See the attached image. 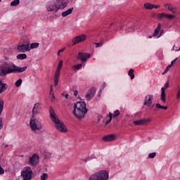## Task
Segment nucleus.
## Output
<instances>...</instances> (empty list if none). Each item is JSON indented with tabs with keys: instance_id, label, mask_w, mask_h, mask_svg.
Instances as JSON below:
<instances>
[{
	"instance_id": "72a5a7b5",
	"label": "nucleus",
	"mask_w": 180,
	"mask_h": 180,
	"mask_svg": "<svg viewBox=\"0 0 180 180\" xmlns=\"http://www.w3.org/2000/svg\"><path fill=\"white\" fill-rule=\"evenodd\" d=\"M44 157L46 160H49V158H51V153L50 152H45Z\"/></svg>"
},
{
	"instance_id": "58836bf2",
	"label": "nucleus",
	"mask_w": 180,
	"mask_h": 180,
	"mask_svg": "<svg viewBox=\"0 0 180 180\" xmlns=\"http://www.w3.org/2000/svg\"><path fill=\"white\" fill-rule=\"evenodd\" d=\"M94 44H96V47H102V46H103V43L102 42H99V43H94Z\"/></svg>"
},
{
	"instance_id": "9d476101",
	"label": "nucleus",
	"mask_w": 180,
	"mask_h": 180,
	"mask_svg": "<svg viewBox=\"0 0 180 180\" xmlns=\"http://www.w3.org/2000/svg\"><path fill=\"white\" fill-rule=\"evenodd\" d=\"M40 162V157L37 153L33 154L28 161V165H32V167H37V164Z\"/></svg>"
},
{
	"instance_id": "c9c22d12",
	"label": "nucleus",
	"mask_w": 180,
	"mask_h": 180,
	"mask_svg": "<svg viewBox=\"0 0 180 180\" xmlns=\"http://www.w3.org/2000/svg\"><path fill=\"white\" fill-rule=\"evenodd\" d=\"M120 115V111L119 110H117L114 112V114L112 115V117H117Z\"/></svg>"
},
{
	"instance_id": "b1692460",
	"label": "nucleus",
	"mask_w": 180,
	"mask_h": 180,
	"mask_svg": "<svg viewBox=\"0 0 180 180\" xmlns=\"http://www.w3.org/2000/svg\"><path fill=\"white\" fill-rule=\"evenodd\" d=\"M143 6L145 9H147L148 11H152V9H154V6L151 3H146Z\"/></svg>"
},
{
	"instance_id": "37998d69",
	"label": "nucleus",
	"mask_w": 180,
	"mask_h": 180,
	"mask_svg": "<svg viewBox=\"0 0 180 180\" xmlns=\"http://www.w3.org/2000/svg\"><path fill=\"white\" fill-rule=\"evenodd\" d=\"M4 124L2 123V118L0 117V130L3 129Z\"/></svg>"
},
{
	"instance_id": "f8f14e48",
	"label": "nucleus",
	"mask_w": 180,
	"mask_h": 180,
	"mask_svg": "<svg viewBox=\"0 0 180 180\" xmlns=\"http://www.w3.org/2000/svg\"><path fill=\"white\" fill-rule=\"evenodd\" d=\"M151 122V119H141L139 120L134 121V124L135 126H143L144 124H147V123H150Z\"/></svg>"
},
{
	"instance_id": "1a4fd4ad",
	"label": "nucleus",
	"mask_w": 180,
	"mask_h": 180,
	"mask_svg": "<svg viewBox=\"0 0 180 180\" xmlns=\"http://www.w3.org/2000/svg\"><path fill=\"white\" fill-rule=\"evenodd\" d=\"M86 39H88V37L84 34H82L73 37L72 43H73V46H75L77 44H79V43H84Z\"/></svg>"
},
{
	"instance_id": "4be33fe9",
	"label": "nucleus",
	"mask_w": 180,
	"mask_h": 180,
	"mask_svg": "<svg viewBox=\"0 0 180 180\" xmlns=\"http://www.w3.org/2000/svg\"><path fill=\"white\" fill-rule=\"evenodd\" d=\"M168 6V11H171L172 13H176V7H173L172 5L169 4H165V8H167Z\"/></svg>"
},
{
	"instance_id": "393cba45",
	"label": "nucleus",
	"mask_w": 180,
	"mask_h": 180,
	"mask_svg": "<svg viewBox=\"0 0 180 180\" xmlns=\"http://www.w3.org/2000/svg\"><path fill=\"white\" fill-rule=\"evenodd\" d=\"M18 60H25V58H27V55L26 53H20L17 56Z\"/></svg>"
},
{
	"instance_id": "bb28decb",
	"label": "nucleus",
	"mask_w": 180,
	"mask_h": 180,
	"mask_svg": "<svg viewBox=\"0 0 180 180\" xmlns=\"http://www.w3.org/2000/svg\"><path fill=\"white\" fill-rule=\"evenodd\" d=\"M72 68L74 70V71H78V70H81V68H82V64L79 63L77 65H75L72 66Z\"/></svg>"
},
{
	"instance_id": "a18cd8bd",
	"label": "nucleus",
	"mask_w": 180,
	"mask_h": 180,
	"mask_svg": "<svg viewBox=\"0 0 180 180\" xmlns=\"http://www.w3.org/2000/svg\"><path fill=\"white\" fill-rule=\"evenodd\" d=\"M51 101H54L56 99V97L54 96V94L51 93Z\"/></svg>"
},
{
	"instance_id": "052dcab7",
	"label": "nucleus",
	"mask_w": 180,
	"mask_h": 180,
	"mask_svg": "<svg viewBox=\"0 0 180 180\" xmlns=\"http://www.w3.org/2000/svg\"><path fill=\"white\" fill-rule=\"evenodd\" d=\"M2 94V93L0 92V94Z\"/></svg>"
},
{
	"instance_id": "5701e85b",
	"label": "nucleus",
	"mask_w": 180,
	"mask_h": 180,
	"mask_svg": "<svg viewBox=\"0 0 180 180\" xmlns=\"http://www.w3.org/2000/svg\"><path fill=\"white\" fill-rule=\"evenodd\" d=\"M161 27H162L161 23H159L158 25L157 28L155 30V32H154L153 34V37H157V36H158V33H160V30H161Z\"/></svg>"
},
{
	"instance_id": "3c124183",
	"label": "nucleus",
	"mask_w": 180,
	"mask_h": 180,
	"mask_svg": "<svg viewBox=\"0 0 180 180\" xmlns=\"http://www.w3.org/2000/svg\"><path fill=\"white\" fill-rule=\"evenodd\" d=\"M175 63H176V59H174V60H172L170 65H172V66L174 65V64H175Z\"/></svg>"
},
{
	"instance_id": "79ce46f5",
	"label": "nucleus",
	"mask_w": 180,
	"mask_h": 180,
	"mask_svg": "<svg viewBox=\"0 0 180 180\" xmlns=\"http://www.w3.org/2000/svg\"><path fill=\"white\" fill-rule=\"evenodd\" d=\"M65 48H62L60 50L58 51V56H60V53H63V51H65Z\"/></svg>"
},
{
	"instance_id": "a19ab883",
	"label": "nucleus",
	"mask_w": 180,
	"mask_h": 180,
	"mask_svg": "<svg viewBox=\"0 0 180 180\" xmlns=\"http://www.w3.org/2000/svg\"><path fill=\"white\" fill-rule=\"evenodd\" d=\"M4 174H5V170H4V168L0 165V175H4Z\"/></svg>"
},
{
	"instance_id": "864d4df0",
	"label": "nucleus",
	"mask_w": 180,
	"mask_h": 180,
	"mask_svg": "<svg viewBox=\"0 0 180 180\" xmlns=\"http://www.w3.org/2000/svg\"><path fill=\"white\" fill-rule=\"evenodd\" d=\"M74 95H75V96H78V91L75 90V91H74Z\"/></svg>"
},
{
	"instance_id": "0eeeda50",
	"label": "nucleus",
	"mask_w": 180,
	"mask_h": 180,
	"mask_svg": "<svg viewBox=\"0 0 180 180\" xmlns=\"http://www.w3.org/2000/svg\"><path fill=\"white\" fill-rule=\"evenodd\" d=\"M25 41L24 44L18 46L17 50L19 53H26V51H30V44L29 42V38L27 37H24Z\"/></svg>"
},
{
	"instance_id": "09e8293b",
	"label": "nucleus",
	"mask_w": 180,
	"mask_h": 180,
	"mask_svg": "<svg viewBox=\"0 0 180 180\" xmlns=\"http://www.w3.org/2000/svg\"><path fill=\"white\" fill-rule=\"evenodd\" d=\"M51 89H50V95H51V94H53V85H51Z\"/></svg>"
},
{
	"instance_id": "603ef678",
	"label": "nucleus",
	"mask_w": 180,
	"mask_h": 180,
	"mask_svg": "<svg viewBox=\"0 0 180 180\" xmlns=\"http://www.w3.org/2000/svg\"><path fill=\"white\" fill-rule=\"evenodd\" d=\"M163 34H164V30H162L160 32V33L158 37H161V36H162Z\"/></svg>"
},
{
	"instance_id": "7c9ffc66",
	"label": "nucleus",
	"mask_w": 180,
	"mask_h": 180,
	"mask_svg": "<svg viewBox=\"0 0 180 180\" xmlns=\"http://www.w3.org/2000/svg\"><path fill=\"white\" fill-rule=\"evenodd\" d=\"M20 4V0H13L11 3V6H18V5H19Z\"/></svg>"
},
{
	"instance_id": "6e6d98bb",
	"label": "nucleus",
	"mask_w": 180,
	"mask_h": 180,
	"mask_svg": "<svg viewBox=\"0 0 180 180\" xmlns=\"http://www.w3.org/2000/svg\"><path fill=\"white\" fill-rule=\"evenodd\" d=\"M148 39H153V37L151 35L148 36Z\"/></svg>"
},
{
	"instance_id": "cd10ccee",
	"label": "nucleus",
	"mask_w": 180,
	"mask_h": 180,
	"mask_svg": "<svg viewBox=\"0 0 180 180\" xmlns=\"http://www.w3.org/2000/svg\"><path fill=\"white\" fill-rule=\"evenodd\" d=\"M4 105H5V101L4 99H0V115L4 112Z\"/></svg>"
},
{
	"instance_id": "4d7b16f0",
	"label": "nucleus",
	"mask_w": 180,
	"mask_h": 180,
	"mask_svg": "<svg viewBox=\"0 0 180 180\" xmlns=\"http://www.w3.org/2000/svg\"><path fill=\"white\" fill-rule=\"evenodd\" d=\"M105 124H106V125H107V124H109V122L106 121V122H105Z\"/></svg>"
},
{
	"instance_id": "2f4dec72",
	"label": "nucleus",
	"mask_w": 180,
	"mask_h": 180,
	"mask_svg": "<svg viewBox=\"0 0 180 180\" xmlns=\"http://www.w3.org/2000/svg\"><path fill=\"white\" fill-rule=\"evenodd\" d=\"M41 180H47L49 179V174L46 173H43L40 176Z\"/></svg>"
},
{
	"instance_id": "9b49d317",
	"label": "nucleus",
	"mask_w": 180,
	"mask_h": 180,
	"mask_svg": "<svg viewBox=\"0 0 180 180\" xmlns=\"http://www.w3.org/2000/svg\"><path fill=\"white\" fill-rule=\"evenodd\" d=\"M91 57V54L79 52L77 55V60H81L82 63L86 62V60Z\"/></svg>"
},
{
	"instance_id": "6e6552de",
	"label": "nucleus",
	"mask_w": 180,
	"mask_h": 180,
	"mask_svg": "<svg viewBox=\"0 0 180 180\" xmlns=\"http://www.w3.org/2000/svg\"><path fill=\"white\" fill-rule=\"evenodd\" d=\"M63 60L59 61L57 68H56V70L55 72V75H54V85H55V86H57L58 85V79L60 78L61 68H63Z\"/></svg>"
},
{
	"instance_id": "423d86ee",
	"label": "nucleus",
	"mask_w": 180,
	"mask_h": 180,
	"mask_svg": "<svg viewBox=\"0 0 180 180\" xmlns=\"http://www.w3.org/2000/svg\"><path fill=\"white\" fill-rule=\"evenodd\" d=\"M33 175V171L30 167H25L21 171V175L18 178V180H32V176Z\"/></svg>"
},
{
	"instance_id": "ddd939ff",
	"label": "nucleus",
	"mask_w": 180,
	"mask_h": 180,
	"mask_svg": "<svg viewBox=\"0 0 180 180\" xmlns=\"http://www.w3.org/2000/svg\"><path fill=\"white\" fill-rule=\"evenodd\" d=\"M153 99H154V96L152 94H148L146 96L144 100V105L150 106V105H153Z\"/></svg>"
},
{
	"instance_id": "a878e982",
	"label": "nucleus",
	"mask_w": 180,
	"mask_h": 180,
	"mask_svg": "<svg viewBox=\"0 0 180 180\" xmlns=\"http://www.w3.org/2000/svg\"><path fill=\"white\" fill-rule=\"evenodd\" d=\"M39 46H40V44H39L37 42H34L30 44V50H33L34 49L39 48Z\"/></svg>"
},
{
	"instance_id": "de8ad7c7",
	"label": "nucleus",
	"mask_w": 180,
	"mask_h": 180,
	"mask_svg": "<svg viewBox=\"0 0 180 180\" xmlns=\"http://www.w3.org/2000/svg\"><path fill=\"white\" fill-rule=\"evenodd\" d=\"M169 83L167 82L165 84V86L163 88H165V89H167V88H169Z\"/></svg>"
},
{
	"instance_id": "ea45409f",
	"label": "nucleus",
	"mask_w": 180,
	"mask_h": 180,
	"mask_svg": "<svg viewBox=\"0 0 180 180\" xmlns=\"http://www.w3.org/2000/svg\"><path fill=\"white\" fill-rule=\"evenodd\" d=\"M113 116V114H112V112L109 113V120L107 121L108 122V123H110V122H112V117Z\"/></svg>"
},
{
	"instance_id": "f704fd0d",
	"label": "nucleus",
	"mask_w": 180,
	"mask_h": 180,
	"mask_svg": "<svg viewBox=\"0 0 180 180\" xmlns=\"http://www.w3.org/2000/svg\"><path fill=\"white\" fill-rule=\"evenodd\" d=\"M171 67H172V65H169L164 70V72H162V74H167V72H168V71H169Z\"/></svg>"
},
{
	"instance_id": "f257e3e1",
	"label": "nucleus",
	"mask_w": 180,
	"mask_h": 180,
	"mask_svg": "<svg viewBox=\"0 0 180 180\" xmlns=\"http://www.w3.org/2000/svg\"><path fill=\"white\" fill-rule=\"evenodd\" d=\"M26 70H27V66L20 68L12 61L6 60L0 65V77H6L9 74L25 72Z\"/></svg>"
},
{
	"instance_id": "2eb2a0df",
	"label": "nucleus",
	"mask_w": 180,
	"mask_h": 180,
	"mask_svg": "<svg viewBox=\"0 0 180 180\" xmlns=\"http://www.w3.org/2000/svg\"><path fill=\"white\" fill-rule=\"evenodd\" d=\"M95 96V88L92 87L89 89V92L86 94L85 98L86 101H91Z\"/></svg>"
},
{
	"instance_id": "20e7f679",
	"label": "nucleus",
	"mask_w": 180,
	"mask_h": 180,
	"mask_svg": "<svg viewBox=\"0 0 180 180\" xmlns=\"http://www.w3.org/2000/svg\"><path fill=\"white\" fill-rule=\"evenodd\" d=\"M68 6V1L56 0L53 3H49L46 5L48 12H54L57 13L60 9H64Z\"/></svg>"
},
{
	"instance_id": "5fc2aeb1",
	"label": "nucleus",
	"mask_w": 180,
	"mask_h": 180,
	"mask_svg": "<svg viewBox=\"0 0 180 180\" xmlns=\"http://www.w3.org/2000/svg\"><path fill=\"white\" fill-rule=\"evenodd\" d=\"M89 160H90V158H88L87 159H86L84 161H85V162H86L87 161H89Z\"/></svg>"
},
{
	"instance_id": "f3484780",
	"label": "nucleus",
	"mask_w": 180,
	"mask_h": 180,
	"mask_svg": "<svg viewBox=\"0 0 180 180\" xmlns=\"http://www.w3.org/2000/svg\"><path fill=\"white\" fill-rule=\"evenodd\" d=\"M115 136L113 134H110V135H107V136H104L102 138L103 141H113V140H115Z\"/></svg>"
},
{
	"instance_id": "c756f323",
	"label": "nucleus",
	"mask_w": 180,
	"mask_h": 180,
	"mask_svg": "<svg viewBox=\"0 0 180 180\" xmlns=\"http://www.w3.org/2000/svg\"><path fill=\"white\" fill-rule=\"evenodd\" d=\"M155 107L157 108V109H164L165 110H167V109H168V106L161 105V104L160 103H156Z\"/></svg>"
},
{
	"instance_id": "6ab92c4d",
	"label": "nucleus",
	"mask_w": 180,
	"mask_h": 180,
	"mask_svg": "<svg viewBox=\"0 0 180 180\" xmlns=\"http://www.w3.org/2000/svg\"><path fill=\"white\" fill-rule=\"evenodd\" d=\"M8 89V84L6 83H3L2 80L0 79V92H5Z\"/></svg>"
},
{
	"instance_id": "dca6fc26",
	"label": "nucleus",
	"mask_w": 180,
	"mask_h": 180,
	"mask_svg": "<svg viewBox=\"0 0 180 180\" xmlns=\"http://www.w3.org/2000/svg\"><path fill=\"white\" fill-rule=\"evenodd\" d=\"M40 103H36L34 105V108L32 109V116H34L35 115H39L40 113Z\"/></svg>"
},
{
	"instance_id": "bf43d9fd",
	"label": "nucleus",
	"mask_w": 180,
	"mask_h": 180,
	"mask_svg": "<svg viewBox=\"0 0 180 180\" xmlns=\"http://www.w3.org/2000/svg\"><path fill=\"white\" fill-rule=\"evenodd\" d=\"M167 8L168 9V6H167Z\"/></svg>"
},
{
	"instance_id": "473e14b6",
	"label": "nucleus",
	"mask_w": 180,
	"mask_h": 180,
	"mask_svg": "<svg viewBox=\"0 0 180 180\" xmlns=\"http://www.w3.org/2000/svg\"><path fill=\"white\" fill-rule=\"evenodd\" d=\"M22 79H19L18 80H17L15 82V85L17 88H19V86H20V85H22Z\"/></svg>"
},
{
	"instance_id": "39448f33",
	"label": "nucleus",
	"mask_w": 180,
	"mask_h": 180,
	"mask_svg": "<svg viewBox=\"0 0 180 180\" xmlns=\"http://www.w3.org/2000/svg\"><path fill=\"white\" fill-rule=\"evenodd\" d=\"M30 126L31 127L32 131H34V133L43 129V124H41V121L36 118V116L34 115H32L30 118Z\"/></svg>"
},
{
	"instance_id": "4468645a",
	"label": "nucleus",
	"mask_w": 180,
	"mask_h": 180,
	"mask_svg": "<svg viewBox=\"0 0 180 180\" xmlns=\"http://www.w3.org/2000/svg\"><path fill=\"white\" fill-rule=\"evenodd\" d=\"M158 18L159 19H164V18H165L166 19H174L175 15H172V14H168V13H160L158 14Z\"/></svg>"
},
{
	"instance_id": "aec40b11",
	"label": "nucleus",
	"mask_w": 180,
	"mask_h": 180,
	"mask_svg": "<svg viewBox=\"0 0 180 180\" xmlns=\"http://www.w3.org/2000/svg\"><path fill=\"white\" fill-rule=\"evenodd\" d=\"M130 25L131 22L126 24V22L123 24V27L121 28L122 30H126L127 32H132L133 28H130Z\"/></svg>"
},
{
	"instance_id": "c03bdc74",
	"label": "nucleus",
	"mask_w": 180,
	"mask_h": 180,
	"mask_svg": "<svg viewBox=\"0 0 180 180\" xmlns=\"http://www.w3.org/2000/svg\"><path fill=\"white\" fill-rule=\"evenodd\" d=\"M153 8H155V9H158V8H161V6L160 4H157V5L153 4Z\"/></svg>"
},
{
	"instance_id": "49530a36",
	"label": "nucleus",
	"mask_w": 180,
	"mask_h": 180,
	"mask_svg": "<svg viewBox=\"0 0 180 180\" xmlns=\"http://www.w3.org/2000/svg\"><path fill=\"white\" fill-rule=\"evenodd\" d=\"M106 86V83H103V88L100 89V92H102L103 91V88Z\"/></svg>"
},
{
	"instance_id": "e433bc0d",
	"label": "nucleus",
	"mask_w": 180,
	"mask_h": 180,
	"mask_svg": "<svg viewBox=\"0 0 180 180\" xmlns=\"http://www.w3.org/2000/svg\"><path fill=\"white\" fill-rule=\"evenodd\" d=\"M176 99H180V86H179L177 88Z\"/></svg>"
},
{
	"instance_id": "c85d7f7f",
	"label": "nucleus",
	"mask_w": 180,
	"mask_h": 180,
	"mask_svg": "<svg viewBox=\"0 0 180 180\" xmlns=\"http://www.w3.org/2000/svg\"><path fill=\"white\" fill-rule=\"evenodd\" d=\"M128 75L130 77L131 79H134V70L130 69L128 72Z\"/></svg>"
},
{
	"instance_id": "a211bd4d",
	"label": "nucleus",
	"mask_w": 180,
	"mask_h": 180,
	"mask_svg": "<svg viewBox=\"0 0 180 180\" xmlns=\"http://www.w3.org/2000/svg\"><path fill=\"white\" fill-rule=\"evenodd\" d=\"M162 92L160 94V99L163 103H165L167 102L166 99V94H165V87H162Z\"/></svg>"
},
{
	"instance_id": "412c9836",
	"label": "nucleus",
	"mask_w": 180,
	"mask_h": 180,
	"mask_svg": "<svg viewBox=\"0 0 180 180\" xmlns=\"http://www.w3.org/2000/svg\"><path fill=\"white\" fill-rule=\"evenodd\" d=\"M72 11H74V8L72 7L69 8L68 10L62 12V16L63 18H66V16H68V15H71L72 13Z\"/></svg>"
},
{
	"instance_id": "f03ea898",
	"label": "nucleus",
	"mask_w": 180,
	"mask_h": 180,
	"mask_svg": "<svg viewBox=\"0 0 180 180\" xmlns=\"http://www.w3.org/2000/svg\"><path fill=\"white\" fill-rule=\"evenodd\" d=\"M87 112L88 109H86V103L84 101L75 103L72 113L78 120H81L82 117H84Z\"/></svg>"
},
{
	"instance_id": "7ed1b4c3",
	"label": "nucleus",
	"mask_w": 180,
	"mask_h": 180,
	"mask_svg": "<svg viewBox=\"0 0 180 180\" xmlns=\"http://www.w3.org/2000/svg\"><path fill=\"white\" fill-rule=\"evenodd\" d=\"M49 113L50 117L51 120L55 123V127L58 131H61V133H66L67 127H65L63 121L58 119V117L57 115H56V111H54V108H53V107L49 108Z\"/></svg>"
},
{
	"instance_id": "4c0bfd02",
	"label": "nucleus",
	"mask_w": 180,
	"mask_h": 180,
	"mask_svg": "<svg viewBox=\"0 0 180 180\" xmlns=\"http://www.w3.org/2000/svg\"><path fill=\"white\" fill-rule=\"evenodd\" d=\"M155 155H157V153H150L148 155V158H155Z\"/></svg>"
},
{
	"instance_id": "13d9d810",
	"label": "nucleus",
	"mask_w": 180,
	"mask_h": 180,
	"mask_svg": "<svg viewBox=\"0 0 180 180\" xmlns=\"http://www.w3.org/2000/svg\"><path fill=\"white\" fill-rule=\"evenodd\" d=\"M112 25H115V22L111 23L110 26H112Z\"/></svg>"
},
{
	"instance_id": "8fccbe9b",
	"label": "nucleus",
	"mask_w": 180,
	"mask_h": 180,
	"mask_svg": "<svg viewBox=\"0 0 180 180\" xmlns=\"http://www.w3.org/2000/svg\"><path fill=\"white\" fill-rule=\"evenodd\" d=\"M62 96H64L65 99H68L69 95L68 94H62Z\"/></svg>"
}]
</instances>
